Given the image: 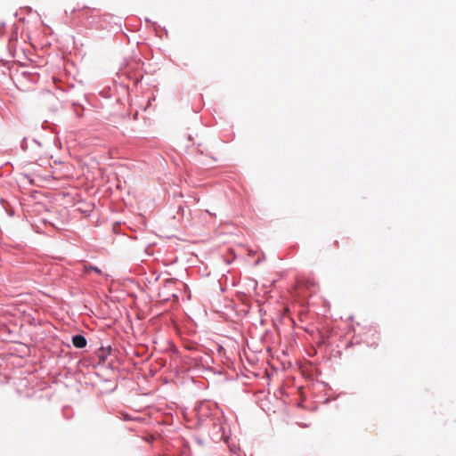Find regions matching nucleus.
I'll list each match as a JSON object with an SVG mask.
<instances>
[{"label": "nucleus", "instance_id": "1", "mask_svg": "<svg viewBox=\"0 0 456 456\" xmlns=\"http://www.w3.org/2000/svg\"><path fill=\"white\" fill-rule=\"evenodd\" d=\"M72 343L75 347L80 349L86 347L87 341L83 335L77 334L72 337Z\"/></svg>", "mask_w": 456, "mask_h": 456}, {"label": "nucleus", "instance_id": "2", "mask_svg": "<svg viewBox=\"0 0 456 456\" xmlns=\"http://www.w3.org/2000/svg\"><path fill=\"white\" fill-rule=\"evenodd\" d=\"M89 271H93L95 273H97L98 275H101L102 274V270L99 269L97 266H93V265H84V273H88Z\"/></svg>", "mask_w": 456, "mask_h": 456}, {"label": "nucleus", "instance_id": "3", "mask_svg": "<svg viewBox=\"0 0 456 456\" xmlns=\"http://www.w3.org/2000/svg\"><path fill=\"white\" fill-rule=\"evenodd\" d=\"M5 27V23L2 22L0 23V30Z\"/></svg>", "mask_w": 456, "mask_h": 456}, {"label": "nucleus", "instance_id": "4", "mask_svg": "<svg viewBox=\"0 0 456 456\" xmlns=\"http://www.w3.org/2000/svg\"><path fill=\"white\" fill-rule=\"evenodd\" d=\"M250 373H251L254 377H256V372H255V370L250 371Z\"/></svg>", "mask_w": 456, "mask_h": 456}, {"label": "nucleus", "instance_id": "5", "mask_svg": "<svg viewBox=\"0 0 456 456\" xmlns=\"http://www.w3.org/2000/svg\"><path fill=\"white\" fill-rule=\"evenodd\" d=\"M254 290L256 289V283L255 284L254 288H253Z\"/></svg>", "mask_w": 456, "mask_h": 456}]
</instances>
